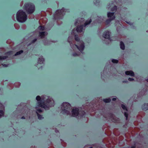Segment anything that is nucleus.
<instances>
[{
  "mask_svg": "<svg viewBox=\"0 0 148 148\" xmlns=\"http://www.w3.org/2000/svg\"><path fill=\"white\" fill-rule=\"evenodd\" d=\"M16 18L18 21L21 22H23L27 19V16L23 10H19L17 14Z\"/></svg>",
  "mask_w": 148,
  "mask_h": 148,
  "instance_id": "2",
  "label": "nucleus"
},
{
  "mask_svg": "<svg viewBox=\"0 0 148 148\" xmlns=\"http://www.w3.org/2000/svg\"><path fill=\"white\" fill-rule=\"evenodd\" d=\"M23 9L28 14L33 13L35 10L34 5L31 3H27L25 4Z\"/></svg>",
  "mask_w": 148,
  "mask_h": 148,
  "instance_id": "4",
  "label": "nucleus"
},
{
  "mask_svg": "<svg viewBox=\"0 0 148 148\" xmlns=\"http://www.w3.org/2000/svg\"><path fill=\"white\" fill-rule=\"evenodd\" d=\"M47 33L45 32H41L39 33V36L41 38H44L47 34Z\"/></svg>",
  "mask_w": 148,
  "mask_h": 148,
  "instance_id": "11",
  "label": "nucleus"
},
{
  "mask_svg": "<svg viewBox=\"0 0 148 148\" xmlns=\"http://www.w3.org/2000/svg\"><path fill=\"white\" fill-rule=\"evenodd\" d=\"M23 51L21 50L18 52H17L14 55L15 56H16L17 55H19L21 54V53H23Z\"/></svg>",
  "mask_w": 148,
  "mask_h": 148,
  "instance_id": "15",
  "label": "nucleus"
},
{
  "mask_svg": "<svg viewBox=\"0 0 148 148\" xmlns=\"http://www.w3.org/2000/svg\"><path fill=\"white\" fill-rule=\"evenodd\" d=\"M5 111L4 107L3 105L0 103V117L3 116Z\"/></svg>",
  "mask_w": 148,
  "mask_h": 148,
  "instance_id": "7",
  "label": "nucleus"
},
{
  "mask_svg": "<svg viewBox=\"0 0 148 148\" xmlns=\"http://www.w3.org/2000/svg\"><path fill=\"white\" fill-rule=\"evenodd\" d=\"M107 16L109 19L106 21V24L107 25L111 21L113 20L115 18L114 13L108 12V13Z\"/></svg>",
  "mask_w": 148,
  "mask_h": 148,
  "instance_id": "6",
  "label": "nucleus"
},
{
  "mask_svg": "<svg viewBox=\"0 0 148 148\" xmlns=\"http://www.w3.org/2000/svg\"><path fill=\"white\" fill-rule=\"evenodd\" d=\"M36 99L38 101V105L36 107V110L39 112H42L40 109H38V108L41 107L47 110L50 107L53 106L54 105V100L51 98L48 97L46 99L43 96L41 97L40 96H38L36 97Z\"/></svg>",
  "mask_w": 148,
  "mask_h": 148,
  "instance_id": "1",
  "label": "nucleus"
},
{
  "mask_svg": "<svg viewBox=\"0 0 148 148\" xmlns=\"http://www.w3.org/2000/svg\"><path fill=\"white\" fill-rule=\"evenodd\" d=\"M37 40V39H34L32 42V43H34Z\"/></svg>",
  "mask_w": 148,
  "mask_h": 148,
  "instance_id": "26",
  "label": "nucleus"
},
{
  "mask_svg": "<svg viewBox=\"0 0 148 148\" xmlns=\"http://www.w3.org/2000/svg\"><path fill=\"white\" fill-rule=\"evenodd\" d=\"M120 45L121 48V49H122L123 50H124L125 49V45H124L123 43V42H120Z\"/></svg>",
  "mask_w": 148,
  "mask_h": 148,
  "instance_id": "13",
  "label": "nucleus"
},
{
  "mask_svg": "<svg viewBox=\"0 0 148 148\" xmlns=\"http://www.w3.org/2000/svg\"><path fill=\"white\" fill-rule=\"evenodd\" d=\"M124 115L126 117V119L127 120L128 117V114L126 112H124Z\"/></svg>",
  "mask_w": 148,
  "mask_h": 148,
  "instance_id": "24",
  "label": "nucleus"
},
{
  "mask_svg": "<svg viewBox=\"0 0 148 148\" xmlns=\"http://www.w3.org/2000/svg\"><path fill=\"white\" fill-rule=\"evenodd\" d=\"M128 80L130 81H132L134 80V79H133L131 78H129Z\"/></svg>",
  "mask_w": 148,
  "mask_h": 148,
  "instance_id": "25",
  "label": "nucleus"
},
{
  "mask_svg": "<svg viewBox=\"0 0 148 148\" xmlns=\"http://www.w3.org/2000/svg\"><path fill=\"white\" fill-rule=\"evenodd\" d=\"M73 56H76L77 55L76 53H74L73 54Z\"/></svg>",
  "mask_w": 148,
  "mask_h": 148,
  "instance_id": "28",
  "label": "nucleus"
},
{
  "mask_svg": "<svg viewBox=\"0 0 148 148\" xmlns=\"http://www.w3.org/2000/svg\"><path fill=\"white\" fill-rule=\"evenodd\" d=\"M72 115L74 117L77 116L79 114V110L78 108L74 109L72 110Z\"/></svg>",
  "mask_w": 148,
  "mask_h": 148,
  "instance_id": "8",
  "label": "nucleus"
},
{
  "mask_svg": "<svg viewBox=\"0 0 148 148\" xmlns=\"http://www.w3.org/2000/svg\"><path fill=\"white\" fill-rule=\"evenodd\" d=\"M112 100L113 101H115L116 100V98H113L112 99Z\"/></svg>",
  "mask_w": 148,
  "mask_h": 148,
  "instance_id": "27",
  "label": "nucleus"
},
{
  "mask_svg": "<svg viewBox=\"0 0 148 148\" xmlns=\"http://www.w3.org/2000/svg\"><path fill=\"white\" fill-rule=\"evenodd\" d=\"M38 28L39 29L41 30H43L44 29V27L43 26H40Z\"/></svg>",
  "mask_w": 148,
  "mask_h": 148,
  "instance_id": "23",
  "label": "nucleus"
},
{
  "mask_svg": "<svg viewBox=\"0 0 148 148\" xmlns=\"http://www.w3.org/2000/svg\"><path fill=\"white\" fill-rule=\"evenodd\" d=\"M7 57L5 56H0V60H4L5 59L7 58Z\"/></svg>",
  "mask_w": 148,
  "mask_h": 148,
  "instance_id": "20",
  "label": "nucleus"
},
{
  "mask_svg": "<svg viewBox=\"0 0 148 148\" xmlns=\"http://www.w3.org/2000/svg\"><path fill=\"white\" fill-rule=\"evenodd\" d=\"M146 81L148 82V79H147Z\"/></svg>",
  "mask_w": 148,
  "mask_h": 148,
  "instance_id": "32",
  "label": "nucleus"
},
{
  "mask_svg": "<svg viewBox=\"0 0 148 148\" xmlns=\"http://www.w3.org/2000/svg\"><path fill=\"white\" fill-rule=\"evenodd\" d=\"M42 60V61H44V59H42V60Z\"/></svg>",
  "mask_w": 148,
  "mask_h": 148,
  "instance_id": "31",
  "label": "nucleus"
},
{
  "mask_svg": "<svg viewBox=\"0 0 148 148\" xmlns=\"http://www.w3.org/2000/svg\"><path fill=\"white\" fill-rule=\"evenodd\" d=\"M125 74L127 75H129L131 76H134V73L132 71H126L125 72Z\"/></svg>",
  "mask_w": 148,
  "mask_h": 148,
  "instance_id": "10",
  "label": "nucleus"
},
{
  "mask_svg": "<svg viewBox=\"0 0 148 148\" xmlns=\"http://www.w3.org/2000/svg\"><path fill=\"white\" fill-rule=\"evenodd\" d=\"M117 9V7L116 6H114V7L111 9V11H116Z\"/></svg>",
  "mask_w": 148,
  "mask_h": 148,
  "instance_id": "19",
  "label": "nucleus"
},
{
  "mask_svg": "<svg viewBox=\"0 0 148 148\" xmlns=\"http://www.w3.org/2000/svg\"><path fill=\"white\" fill-rule=\"evenodd\" d=\"M110 101L111 99H105L103 100V101L106 103L109 102Z\"/></svg>",
  "mask_w": 148,
  "mask_h": 148,
  "instance_id": "16",
  "label": "nucleus"
},
{
  "mask_svg": "<svg viewBox=\"0 0 148 148\" xmlns=\"http://www.w3.org/2000/svg\"><path fill=\"white\" fill-rule=\"evenodd\" d=\"M91 22V19L87 21L85 23L84 26H86L87 25L89 24Z\"/></svg>",
  "mask_w": 148,
  "mask_h": 148,
  "instance_id": "14",
  "label": "nucleus"
},
{
  "mask_svg": "<svg viewBox=\"0 0 148 148\" xmlns=\"http://www.w3.org/2000/svg\"><path fill=\"white\" fill-rule=\"evenodd\" d=\"M37 116H38V119H43V118L42 117V115H40L37 112H36Z\"/></svg>",
  "mask_w": 148,
  "mask_h": 148,
  "instance_id": "17",
  "label": "nucleus"
},
{
  "mask_svg": "<svg viewBox=\"0 0 148 148\" xmlns=\"http://www.w3.org/2000/svg\"><path fill=\"white\" fill-rule=\"evenodd\" d=\"M71 107V106L69 103L65 102L62 104L61 108L63 113L66 115H69L70 114Z\"/></svg>",
  "mask_w": 148,
  "mask_h": 148,
  "instance_id": "3",
  "label": "nucleus"
},
{
  "mask_svg": "<svg viewBox=\"0 0 148 148\" xmlns=\"http://www.w3.org/2000/svg\"><path fill=\"white\" fill-rule=\"evenodd\" d=\"M82 26H78L76 28V30L77 32H80L82 31Z\"/></svg>",
  "mask_w": 148,
  "mask_h": 148,
  "instance_id": "12",
  "label": "nucleus"
},
{
  "mask_svg": "<svg viewBox=\"0 0 148 148\" xmlns=\"http://www.w3.org/2000/svg\"><path fill=\"white\" fill-rule=\"evenodd\" d=\"M145 106H146V108H143V110H146L148 109V104H145L144 105Z\"/></svg>",
  "mask_w": 148,
  "mask_h": 148,
  "instance_id": "21",
  "label": "nucleus"
},
{
  "mask_svg": "<svg viewBox=\"0 0 148 148\" xmlns=\"http://www.w3.org/2000/svg\"><path fill=\"white\" fill-rule=\"evenodd\" d=\"M21 119H25V118L24 117H22L21 118Z\"/></svg>",
  "mask_w": 148,
  "mask_h": 148,
  "instance_id": "30",
  "label": "nucleus"
},
{
  "mask_svg": "<svg viewBox=\"0 0 148 148\" xmlns=\"http://www.w3.org/2000/svg\"><path fill=\"white\" fill-rule=\"evenodd\" d=\"M132 148H135V146H133L132 147Z\"/></svg>",
  "mask_w": 148,
  "mask_h": 148,
  "instance_id": "29",
  "label": "nucleus"
},
{
  "mask_svg": "<svg viewBox=\"0 0 148 148\" xmlns=\"http://www.w3.org/2000/svg\"><path fill=\"white\" fill-rule=\"evenodd\" d=\"M121 106L123 110H126L127 111V108L124 105L122 104L121 105Z\"/></svg>",
  "mask_w": 148,
  "mask_h": 148,
  "instance_id": "18",
  "label": "nucleus"
},
{
  "mask_svg": "<svg viewBox=\"0 0 148 148\" xmlns=\"http://www.w3.org/2000/svg\"><path fill=\"white\" fill-rule=\"evenodd\" d=\"M112 62L114 63H117L118 62V61L117 60L115 59H112Z\"/></svg>",
  "mask_w": 148,
  "mask_h": 148,
  "instance_id": "22",
  "label": "nucleus"
},
{
  "mask_svg": "<svg viewBox=\"0 0 148 148\" xmlns=\"http://www.w3.org/2000/svg\"><path fill=\"white\" fill-rule=\"evenodd\" d=\"M110 32L106 31L104 32L103 35V36L105 38H108L110 37Z\"/></svg>",
  "mask_w": 148,
  "mask_h": 148,
  "instance_id": "9",
  "label": "nucleus"
},
{
  "mask_svg": "<svg viewBox=\"0 0 148 148\" xmlns=\"http://www.w3.org/2000/svg\"><path fill=\"white\" fill-rule=\"evenodd\" d=\"M90 148H92V147H90Z\"/></svg>",
  "mask_w": 148,
  "mask_h": 148,
  "instance_id": "33",
  "label": "nucleus"
},
{
  "mask_svg": "<svg viewBox=\"0 0 148 148\" xmlns=\"http://www.w3.org/2000/svg\"><path fill=\"white\" fill-rule=\"evenodd\" d=\"M75 39L76 41L79 42L78 44H79V46L75 45V46L80 51H82L84 48V42L82 41H80V39L77 36L75 35Z\"/></svg>",
  "mask_w": 148,
  "mask_h": 148,
  "instance_id": "5",
  "label": "nucleus"
}]
</instances>
